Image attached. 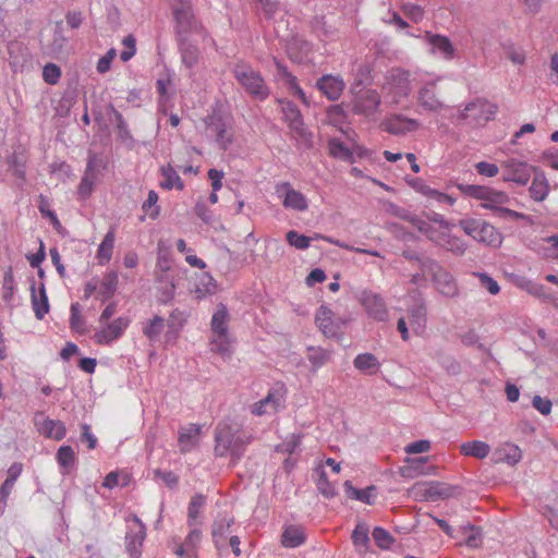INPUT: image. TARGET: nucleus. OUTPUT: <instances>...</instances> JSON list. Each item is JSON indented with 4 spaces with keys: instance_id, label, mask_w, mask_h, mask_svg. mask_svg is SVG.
I'll return each mask as SVG.
<instances>
[{
    "instance_id": "f257e3e1",
    "label": "nucleus",
    "mask_w": 558,
    "mask_h": 558,
    "mask_svg": "<svg viewBox=\"0 0 558 558\" xmlns=\"http://www.w3.org/2000/svg\"><path fill=\"white\" fill-rule=\"evenodd\" d=\"M214 440L215 456L229 457L234 464L243 458L247 446L254 440V436L250 432L242 430L238 424L225 420L216 425Z\"/></svg>"
},
{
    "instance_id": "f03ea898",
    "label": "nucleus",
    "mask_w": 558,
    "mask_h": 558,
    "mask_svg": "<svg viewBox=\"0 0 558 558\" xmlns=\"http://www.w3.org/2000/svg\"><path fill=\"white\" fill-rule=\"evenodd\" d=\"M232 74L250 97L257 101H265L270 96V88L259 71L243 61L234 64Z\"/></svg>"
},
{
    "instance_id": "7ed1b4c3",
    "label": "nucleus",
    "mask_w": 558,
    "mask_h": 558,
    "mask_svg": "<svg viewBox=\"0 0 558 558\" xmlns=\"http://www.w3.org/2000/svg\"><path fill=\"white\" fill-rule=\"evenodd\" d=\"M283 121L290 129L298 148L307 150L313 147V133L305 128L303 116L299 107L290 100H279Z\"/></svg>"
},
{
    "instance_id": "20e7f679",
    "label": "nucleus",
    "mask_w": 558,
    "mask_h": 558,
    "mask_svg": "<svg viewBox=\"0 0 558 558\" xmlns=\"http://www.w3.org/2000/svg\"><path fill=\"white\" fill-rule=\"evenodd\" d=\"M422 271L432 277L436 289L447 298L458 295V284L453 276L447 271L436 259H424Z\"/></svg>"
},
{
    "instance_id": "39448f33",
    "label": "nucleus",
    "mask_w": 558,
    "mask_h": 558,
    "mask_svg": "<svg viewBox=\"0 0 558 558\" xmlns=\"http://www.w3.org/2000/svg\"><path fill=\"white\" fill-rule=\"evenodd\" d=\"M229 312L225 304L220 303L211 317L210 327L214 333L211 351L226 354L230 349L228 335Z\"/></svg>"
},
{
    "instance_id": "423d86ee",
    "label": "nucleus",
    "mask_w": 558,
    "mask_h": 558,
    "mask_svg": "<svg viewBox=\"0 0 558 558\" xmlns=\"http://www.w3.org/2000/svg\"><path fill=\"white\" fill-rule=\"evenodd\" d=\"M458 226L477 242L487 245H497L501 242L500 232L485 220L465 218L459 220Z\"/></svg>"
},
{
    "instance_id": "0eeeda50",
    "label": "nucleus",
    "mask_w": 558,
    "mask_h": 558,
    "mask_svg": "<svg viewBox=\"0 0 558 558\" xmlns=\"http://www.w3.org/2000/svg\"><path fill=\"white\" fill-rule=\"evenodd\" d=\"M175 21L177 39L189 38V34L195 32L198 24L194 17L191 0H171Z\"/></svg>"
},
{
    "instance_id": "6e6552de",
    "label": "nucleus",
    "mask_w": 558,
    "mask_h": 558,
    "mask_svg": "<svg viewBox=\"0 0 558 558\" xmlns=\"http://www.w3.org/2000/svg\"><path fill=\"white\" fill-rule=\"evenodd\" d=\"M498 111L497 105L489 102L486 99L477 98L465 105L460 110L458 118L466 120L471 118L476 124H484L493 120Z\"/></svg>"
},
{
    "instance_id": "1a4fd4ad",
    "label": "nucleus",
    "mask_w": 558,
    "mask_h": 558,
    "mask_svg": "<svg viewBox=\"0 0 558 558\" xmlns=\"http://www.w3.org/2000/svg\"><path fill=\"white\" fill-rule=\"evenodd\" d=\"M384 89L392 96L393 101L399 102L411 92L410 73L399 68L391 69L385 76Z\"/></svg>"
},
{
    "instance_id": "9d476101",
    "label": "nucleus",
    "mask_w": 558,
    "mask_h": 558,
    "mask_svg": "<svg viewBox=\"0 0 558 558\" xmlns=\"http://www.w3.org/2000/svg\"><path fill=\"white\" fill-rule=\"evenodd\" d=\"M454 488L440 482H417L412 487V493L416 498L427 501H437L453 496Z\"/></svg>"
},
{
    "instance_id": "9b49d317",
    "label": "nucleus",
    "mask_w": 558,
    "mask_h": 558,
    "mask_svg": "<svg viewBox=\"0 0 558 558\" xmlns=\"http://www.w3.org/2000/svg\"><path fill=\"white\" fill-rule=\"evenodd\" d=\"M360 302L367 315L377 322H387L389 312L385 300L378 293L371 290H364L361 292Z\"/></svg>"
},
{
    "instance_id": "f8f14e48",
    "label": "nucleus",
    "mask_w": 558,
    "mask_h": 558,
    "mask_svg": "<svg viewBox=\"0 0 558 558\" xmlns=\"http://www.w3.org/2000/svg\"><path fill=\"white\" fill-rule=\"evenodd\" d=\"M277 195L282 198V205L287 209L295 211H306L308 209V199L306 196L292 187L290 182H281L276 185Z\"/></svg>"
},
{
    "instance_id": "ddd939ff",
    "label": "nucleus",
    "mask_w": 558,
    "mask_h": 558,
    "mask_svg": "<svg viewBox=\"0 0 558 558\" xmlns=\"http://www.w3.org/2000/svg\"><path fill=\"white\" fill-rule=\"evenodd\" d=\"M483 202V207L493 210L499 218L517 219L521 216L519 213L504 207L509 202V196L505 192L488 187Z\"/></svg>"
},
{
    "instance_id": "4468645a",
    "label": "nucleus",
    "mask_w": 558,
    "mask_h": 558,
    "mask_svg": "<svg viewBox=\"0 0 558 558\" xmlns=\"http://www.w3.org/2000/svg\"><path fill=\"white\" fill-rule=\"evenodd\" d=\"M286 402V388L283 386L272 388L268 391L267 396L255 402L252 407V413L260 416L278 412L283 408Z\"/></svg>"
},
{
    "instance_id": "2eb2a0df",
    "label": "nucleus",
    "mask_w": 558,
    "mask_h": 558,
    "mask_svg": "<svg viewBox=\"0 0 558 558\" xmlns=\"http://www.w3.org/2000/svg\"><path fill=\"white\" fill-rule=\"evenodd\" d=\"M504 180L513 182L520 186L529 183L531 175L535 173L538 168L531 166L524 161L510 159L504 165Z\"/></svg>"
},
{
    "instance_id": "dca6fc26",
    "label": "nucleus",
    "mask_w": 558,
    "mask_h": 558,
    "mask_svg": "<svg viewBox=\"0 0 558 558\" xmlns=\"http://www.w3.org/2000/svg\"><path fill=\"white\" fill-rule=\"evenodd\" d=\"M134 525L130 526L125 535L126 551L132 558H140L142 555L143 542L146 537V526L137 515L131 517Z\"/></svg>"
},
{
    "instance_id": "f3484780",
    "label": "nucleus",
    "mask_w": 558,
    "mask_h": 558,
    "mask_svg": "<svg viewBox=\"0 0 558 558\" xmlns=\"http://www.w3.org/2000/svg\"><path fill=\"white\" fill-rule=\"evenodd\" d=\"M315 323L318 329L328 338L337 337L344 324L336 319L333 312L326 305H320L315 315Z\"/></svg>"
},
{
    "instance_id": "a211bd4d",
    "label": "nucleus",
    "mask_w": 558,
    "mask_h": 558,
    "mask_svg": "<svg viewBox=\"0 0 558 558\" xmlns=\"http://www.w3.org/2000/svg\"><path fill=\"white\" fill-rule=\"evenodd\" d=\"M34 421L38 433L46 438L61 440L66 435L65 425L61 421L46 417L41 412L35 413Z\"/></svg>"
},
{
    "instance_id": "6ab92c4d",
    "label": "nucleus",
    "mask_w": 558,
    "mask_h": 558,
    "mask_svg": "<svg viewBox=\"0 0 558 558\" xmlns=\"http://www.w3.org/2000/svg\"><path fill=\"white\" fill-rule=\"evenodd\" d=\"M130 324L129 317L121 316L111 323H107L104 328L97 331L94 336L96 343L110 344L119 339Z\"/></svg>"
},
{
    "instance_id": "aec40b11",
    "label": "nucleus",
    "mask_w": 558,
    "mask_h": 558,
    "mask_svg": "<svg viewBox=\"0 0 558 558\" xmlns=\"http://www.w3.org/2000/svg\"><path fill=\"white\" fill-rule=\"evenodd\" d=\"M318 90L329 100H338L342 95L345 83L340 75L325 74L316 82Z\"/></svg>"
},
{
    "instance_id": "412c9836",
    "label": "nucleus",
    "mask_w": 558,
    "mask_h": 558,
    "mask_svg": "<svg viewBox=\"0 0 558 558\" xmlns=\"http://www.w3.org/2000/svg\"><path fill=\"white\" fill-rule=\"evenodd\" d=\"M31 302L35 317L41 320L49 312V301L45 283L40 282L38 288L34 278L31 279Z\"/></svg>"
},
{
    "instance_id": "4be33fe9",
    "label": "nucleus",
    "mask_w": 558,
    "mask_h": 558,
    "mask_svg": "<svg viewBox=\"0 0 558 558\" xmlns=\"http://www.w3.org/2000/svg\"><path fill=\"white\" fill-rule=\"evenodd\" d=\"M380 105V97L376 90L368 89L359 95L353 102V111L357 114L372 116Z\"/></svg>"
},
{
    "instance_id": "5701e85b",
    "label": "nucleus",
    "mask_w": 558,
    "mask_h": 558,
    "mask_svg": "<svg viewBox=\"0 0 558 558\" xmlns=\"http://www.w3.org/2000/svg\"><path fill=\"white\" fill-rule=\"evenodd\" d=\"M418 105L427 111L437 112L444 108V104L437 98L436 83L428 82L420 90L417 96Z\"/></svg>"
},
{
    "instance_id": "b1692460",
    "label": "nucleus",
    "mask_w": 558,
    "mask_h": 558,
    "mask_svg": "<svg viewBox=\"0 0 558 558\" xmlns=\"http://www.w3.org/2000/svg\"><path fill=\"white\" fill-rule=\"evenodd\" d=\"M182 64L192 71L199 61L201 52L190 38L177 39Z\"/></svg>"
},
{
    "instance_id": "393cba45",
    "label": "nucleus",
    "mask_w": 558,
    "mask_h": 558,
    "mask_svg": "<svg viewBox=\"0 0 558 558\" xmlns=\"http://www.w3.org/2000/svg\"><path fill=\"white\" fill-rule=\"evenodd\" d=\"M425 36L434 53H439L446 60L454 58V47L447 36L432 34L430 32H427Z\"/></svg>"
},
{
    "instance_id": "a878e982",
    "label": "nucleus",
    "mask_w": 558,
    "mask_h": 558,
    "mask_svg": "<svg viewBox=\"0 0 558 558\" xmlns=\"http://www.w3.org/2000/svg\"><path fill=\"white\" fill-rule=\"evenodd\" d=\"M384 125L385 130L389 134L401 135L416 130L418 128V122L403 116H393L387 119Z\"/></svg>"
},
{
    "instance_id": "bb28decb",
    "label": "nucleus",
    "mask_w": 558,
    "mask_h": 558,
    "mask_svg": "<svg viewBox=\"0 0 558 558\" xmlns=\"http://www.w3.org/2000/svg\"><path fill=\"white\" fill-rule=\"evenodd\" d=\"M201 427L196 424H190L179 430L178 444L180 451L185 453L193 450L198 442Z\"/></svg>"
},
{
    "instance_id": "cd10ccee",
    "label": "nucleus",
    "mask_w": 558,
    "mask_h": 558,
    "mask_svg": "<svg viewBox=\"0 0 558 558\" xmlns=\"http://www.w3.org/2000/svg\"><path fill=\"white\" fill-rule=\"evenodd\" d=\"M345 495L350 499L362 501L366 505H373L377 497V488L371 485L364 489H359L352 485L351 481H345L343 484Z\"/></svg>"
},
{
    "instance_id": "c85d7f7f",
    "label": "nucleus",
    "mask_w": 558,
    "mask_h": 558,
    "mask_svg": "<svg viewBox=\"0 0 558 558\" xmlns=\"http://www.w3.org/2000/svg\"><path fill=\"white\" fill-rule=\"evenodd\" d=\"M233 523L234 518L232 517H222L214 521L211 535L217 548H220L223 545V542L230 534V527Z\"/></svg>"
},
{
    "instance_id": "c756f323",
    "label": "nucleus",
    "mask_w": 558,
    "mask_h": 558,
    "mask_svg": "<svg viewBox=\"0 0 558 558\" xmlns=\"http://www.w3.org/2000/svg\"><path fill=\"white\" fill-rule=\"evenodd\" d=\"M533 175V181L530 186V194L534 201L542 202L548 196L549 183L545 173L539 169L535 170Z\"/></svg>"
},
{
    "instance_id": "7c9ffc66",
    "label": "nucleus",
    "mask_w": 558,
    "mask_h": 558,
    "mask_svg": "<svg viewBox=\"0 0 558 558\" xmlns=\"http://www.w3.org/2000/svg\"><path fill=\"white\" fill-rule=\"evenodd\" d=\"M438 246L446 250L447 252L452 253L456 256L464 255L468 250L466 242L461 238L450 233V230H447L444 233L442 240Z\"/></svg>"
},
{
    "instance_id": "2f4dec72",
    "label": "nucleus",
    "mask_w": 558,
    "mask_h": 558,
    "mask_svg": "<svg viewBox=\"0 0 558 558\" xmlns=\"http://www.w3.org/2000/svg\"><path fill=\"white\" fill-rule=\"evenodd\" d=\"M209 130L215 133L216 142L222 149H227L232 143V135L227 132L226 123L221 118H211L208 123Z\"/></svg>"
},
{
    "instance_id": "473e14b6",
    "label": "nucleus",
    "mask_w": 558,
    "mask_h": 558,
    "mask_svg": "<svg viewBox=\"0 0 558 558\" xmlns=\"http://www.w3.org/2000/svg\"><path fill=\"white\" fill-rule=\"evenodd\" d=\"M460 452L466 457L485 459L490 452V446L482 440L468 441L460 446Z\"/></svg>"
},
{
    "instance_id": "72a5a7b5",
    "label": "nucleus",
    "mask_w": 558,
    "mask_h": 558,
    "mask_svg": "<svg viewBox=\"0 0 558 558\" xmlns=\"http://www.w3.org/2000/svg\"><path fill=\"white\" fill-rule=\"evenodd\" d=\"M56 460L60 468L61 474H69L70 470L74 466L76 461L73 448L68 445L61 446L57 451Z\"/></svg>"
},
{
    "instance_id": "f704fd0d",
    "label": "nucleus",
    "mask_w": 558,
    "mask_h": 558,
    "mask_svg": "<svg viewBox=\"0 0 558 558\" xmlns=\"http://www.w3.org/2000/svg\"><path fill=\"white\" fill-rule=\"evenodd\" d=\"M353 365L360 372L369 375L375 374L380 367L378 359L372 353L357 354L353 360Z\"/></svg>"
},
{
    "instance_id": "c9c22d12",
    "label": "nucleus",
    "mask_w": 558,
    "mask_h": 558,
    "mask_svg": "<svg viewBox=\"0 0 558 558\" xmlns=\"http://www.w3.org/2000/svg\"><path fill=\"white\" fill-rule=\"evenodd\" d=\"M143 335L150 341L156 342L165 329V319L159 315L148 319L142 324Z\"/></svg>"
},
{
    "instance_id": "e433bc0d",
    "label": "nucleus",
    "mask_w": 558,
    "mask_h": 558,
    "mask_svg": "<svg viewBox=\"0 0 558 558\" xmlns=\"http://www.w3.org/2000/svg\"><path fill=\"white\" fill-rule=\"evenodd\" d=\"M305 542V533L301 526L290 525L282 533L281 543L284 547L295 548Z\"/></svg>"
},
{
    "instance_id": "4c0bfd02",
    "label": "nucleus",
    "mask_w": 558,
    "mask_h": 558,
    "mask_svg": "<svg viewBox=\"0 0 558 558\" xmlns=\"http://www.w3.org/2000/svg\"><path fill=\"white\" fill-rule=\"evenodd\" d=\"M409 319L412 328L416 331L423 329L426 324V306L423 301L417 300L408 310Z\"/></svg>"
},
{
    "instance_id": "58836bf2",
    "label": "nucleus",
    "mask_w": 558,
    "mask_h": 558,
    "mask_svg": "<svg viewBox=\"0 0 558 558\" xmlns=\"http://www.w3.org/2000/svg\"><path fill=\"white\" fill-rule=\"evenodd\" d=\"M162 181L160 182V186L166 190H183L184 183L178 174L177 170H174L170 165L163 166L160 169Z\"/></svg>"
},
{
    "instance_id": "ea45409f",
    "label": "nucleus",
    "mask_w": 558,
    "mask_h": 558,
    "mask_svg": "<svg viewBox=\"0 0 558 558\" xmlns=\"http://www.w3.org/2000/svg\"><path fill=\"white\" fill-rule=\"evenodd\" d=\"M216 290L217 283L215 279L208 274H203L195 284L194 293L196 299L201 300L214 294Z\"/></svg>"
},
{
    "instance_id": "a19ab883",
    "label": "nucleus",
    "mask_w": 558,
    "mask_h": 558,
    "mask_svg": "<svg viewBox=\"0 0 558 558\" xmlns=\"http://www.w3.org/2000/svg\"><path fill=\"white\" fill-rule=\"evenodd\" d=\"M202 539V532L201 530L193 527L191 532L185 537L184 542L177 546L174 549V553L179 557H183L185 553L189 551H196V548Z\"/></svg>"
},
{
    "instance_id": "79ce46f5",
    "label": "nucleus",
    "mask_w": 558,
    "mask_h": 558,
    "mask_svg": "<svg viewBox=\"0 0 558 558\" xmlns=\"http://www.w3.org/2000/svg\"><path fill=\"white\" fill-rule=\"evenodd\" d=\"M114 245V232L113 230H110L105 235L104 240L101 241L98 251H97V258L99 265L104 266L109 263L111 259L112 251Z\"/></svg>"
},
{
    "instance_id": "37998d69",
    "label": "nucleus",
    "mask_w": 558,
    "mask_h": 558,
    "mask_svg": "<svg viewBox=\"0 0 558 558\" xmlns=\"http://www.w3.org/2000/svg\"><path fill=\"white\" fill-rule=\"evenodd\" d=\"M352 541L354 546L359 549L360 553H366L369 546V536H368V527L364 523H359L353 533Z\"/></svg>"
},
{
    "instance_id": "c03bdc74",
    "label": "nucleus",
    "mask_w": 558,
    "mask_h": 558,
    "mask_svg": "<svg viewBox=\"0 0 558 558\" xmlns=\"http://www.w3.org/2000/svg\"><path fill=\"white\" fill-rule=\"evenodd\" d=\"M307 351V359L312 364L314 372L324 366L330 360V352L323 348L308 347Z\"/></svg>"
},
{
    "instance_id": "a18cd8bd",
    "label": "nucleus",
    "mask_w": 558,
    "mask_h": 558,
    "mask_svg": "<svg viewBox=\"0 0 558 558\" xmlns=\"http://www.w3.org/2000/svg\"><path fill=\"white\" fill-rule=\"evenodd\" d=\"M328 147H329V153L332 157L343 159V160L352 159V153L344 145V143L341 142L340 140H338V138L329 140Z\"/></svg>"
},
{
    "instance_id": "49530a36",
    "label": "nucleus",
    "mask_w": 558,
    "mask_h": 558,
    "mask_svg": "<svg viewBox=\"0 0 558 558\" xmlns=\"http://www.w3.org/2000/svg\"><path fill=\"white\" fill-rule=\"evenodd\" d=\"M316 486L319 493L326 498H333L337 495V489L335 485L331 482H329V480L327 478V474L324 470L318 471Z\"/></svg>"
},
{
    "instance_id": "de8ad7c7",
    "label": "nucleus",
    "mask_w": 558,
    "mask_h": 558,
    "mask_svg": "<svg viewBox=\"0 0 558 558\" xmlns=\"http://www.w3.org/2000/svg\"><path fill=\"white\" fill-rule=\"evenodd\" d=\"M204 505L205 497L203 495H195L192 497L187 508V523L190 526H194L196 524V519Z\"/></svg>"
},
{
    "instance_id": "09e8293b",
    "label": "nucleus",
    "mask_w": 558,
    "mask_h": 558,
    "mask_svg": "<svg viewBox=\"0 0 558 558\" xmlns=\"http://www.w3.org/2000/svg\"><path fill=\"white\" fill-rule=\"evenodd\" d=\"M373 538L381 549H389L395 542L392 535L384 527L376 526L373 530Z\"/></svg>"
},
{
    "instance_id": "8fccbe9b",
    "label": "nucleus",
    "mask_w": 558,
    "mask_h": 558,
    "mask_svg": "<svg viewBox=\"0 0 558 558\" xmlns=\"http://www.w3.org/2000/svg\"><path fill=\"white\" fill-rule=\"evenodd\" d=\"M286 240L291 246L298 250H306L307 247H310L312 238L306 236L304 234H300L294 230H291L287 232Z\"/></svg>"
},
{
    "instance_id": "3c124183",
    "label": "nucleus",
    "mask_w": 558,
    "mask_h": 558,
    "mask_svg": "<svg viewBox=\"0 0 558 558\" xmlns=\"http://www.w3.org/2000/svg\"><path fill=\"white\" fill-rule=\"evenodd\" d=\"M463 533L466 535L465 544L469 547H478L482 543L481 530L472 524L462 526Z\"/></svg>"
},
{
    "instance_id": "603ef678",
    "label": "nucleus",
    "mask_w": 558,
    "mask_h": 558,
    "mask_svg": "<svg viewBox=\"0 0 558 558\" xmlns=\"http://www.w3.org/2000/svg\"><path fill=\"white\" fill-rule=\"evenodd\" d=\"M122 45L124 49L120 53V58L123 62L131 60L136 53V38L130 34L123 38Z\"/></svg>"
},
{
    "instance_id": "864d4df0",
    "label": "nucleus",
    "mask_w": 558,
    "mask_h": 558,
    "mask_svg": "<svg viewBox=\"0 0 558 558\" xmlns=\"http://www.w3.org/2000/svg\"><path fill=\"white\" fill-rule=\"evenodd\" d=\"M478 278L482 288L486 289L490 294L496 295L500 291L498 282L490 277L487 272H474Z\"/></svg>"
},
{
    "instance_id": "5fc2aeb1",
    "label": "nucleus",
    "mask_w": 558,
    "mask_h": 558,
    "mask_svg": "<svg viewBox=\"0 0 558 558\" xmlns=\"http://www.w3.org/2000/svg\"><path fill=\"white\" fill-rule=\"evenodd\" d=\"M61 77V69L56 63H47L43 69V78L49 85H56Z\"/></svg>"
},
{
    "instance_id": "6e6d98bb",
    "label": "nucleus",
    "mask_w": 558,
    "mask_h": 558,
    "mask_svg": "<svg viewBox=\"0 0 558 558\" xmlns=\"http://www.w3.org/2000/svg\"><path fill=\"white\" fill-rule=\"evenodd\" d=\"M114 121L117 124L118 137L122 142H132L133 137L131 135L129 126L119 111H114Z\"/></svg>"
},
{
    "instance_id": "4d7b16f0",
    "label": "nucleus",
    "mask_w": 558,
    "mask_h": 558,
    "mask_svg": "<svg viewBox=\"0 0 558 558\" xmlns=\"http://www.w3.org/2000/svg\"><path fill=\"white\" fill-rule=\"evenodd\" d=\"M95 180H96V174H90V173H86V172L84 173V175L80 182L78 189H77V193H78L80 197L85 199L90 195Z\"/></svg>"
},
{
    "instance_id": "13d9d810",
    "label": "nucleus",
    "mask_w": 558,
    "mask_h": 558,
    "mask_svg": "<svg viewBox=\"0 0 558 558\" xmlns=\"http://www.w3.org/2000/svg\"><path fill=\"white\" fill-rule=\"evenodd\" d=\"M70 326L73 330L77 332H83L85 330V322L80 313V304L73 303L71 305V317H70Z\"/></svg>"
},
{
    "instance_id": "bf43d9fd",
    "label": "nucleus",
    "mask_w": 558,
    "mask_h": 558,
    "mask_svg": "<svg viewBox=\"0 0 558 558\" xmlns=\"http://www.w3.org/2000/svg\"><path fill=\"white\" fill-rule=\"evenodd\" d=\"M2 290H3V295H2L3 300L8 303L11 302L13 294H14V290H15V281H14V277H13L11 269H9L4 274Z\"/></svg>"
},
{
    "instance_id": "052dcab7",
    "label": "nucleus",
    "mask_w": 558,
    "mask_h": 558,
    "mask_svg": "<svg viewBox=\"0 0 558 558\" xmlns=\"http://www.w3.org/2000/svg\"><path fill=\"white\" fill-rule=\"evenodd\" d=\"M101 286L104 288V294H105V298H111L113 295V293L116 292L117 290V286H118V274L116 271H110L108 272L104 279H102V282H101Z\"/></svg>"
},
{
    "instance_id": "680f3d73",
    "label": "nucleus",
    "mask_w": 558,
    "mask_h": 558,
    "mask_svg": "<svg viewBox=\"0 0 558 558\" xmlns=\"http://www.w3.org/2000/svg\"><path fill=\"white\" fill-rule=\"evenodd\" d=\"M129 484V478L126 475L123 476L122 478V482H121V475L116 472V471H112L110 473H108L102 482V486L108 488V489H112L117 486H121V487H124Z\"/></svg>"
},
{
    "instance_id": "e2e57ef3",
    "label": "nucleus",
    "mask_w": 558,
    "mask_h": 558,
    "mask_svg": "<svg viewBox=\"0 0 558 558\" xmlns=\"http://www.w3.org/2000/svg\"><path fill=\"white\" fill-rule=\"evenodd\" d=\"M158 194L155 191H149L146 201L143 204V210L150 217L156 218L159 214L157 207Z\"/></svg>"
},
{
    "instance_id": "0e129e2a",
    "label": "nucleus",
    "mask_w": 558,
    "mask_h": 558,
    "mask_svg": "<svg viewBox=\"0 0 558 558\" xmlns=\"http://www.w3.org/2000/svg\"><path fill=\"white\" fill-rule=\"evenodd\" d=\"M326 118L328 123L339 126L344 120V111L341 106L332 105L327 109Z\"/></svg>"
},
{
    "instance_id": "69168bd1",
    "label": "nucleus",
    "mask_w": 558,
    "mask_h": 558,
    "mask_svg": "<svg viewBox=\"0 0 558 558\" xmlns=\"http://www.w3.org/2000/svg\"><path fill=\"white\" fill-rule=\"evenodd\" d=\"M117 56L114 48L109 49L97 62L96 70L98 73L104 74L111 68V63Z\"/></svg>"
},
{
    "instance_id": "338daca9",
    "label": "nucleus",
    "mask_w": 558,
    "mask_h": 558,
    "mask_svg": "<svg viewBox=\"0 0 558 558\" xmlns=\"http://www.w3.org/2000/svg\"><path fill=\"white\" fill-rule=\"evenodd\" d=\"M155 477L161 480L169 488H174L179 483V477L172 471L156 469Z\"/></svg>"
},
{
    "instance_id": "774afa93",
    "label": "nucleus",
    "mask_w": 558,
    "mask_h": 558,
    "mask_svg": "<svg viewBox=\"0 0 558 558\" xmlns=\"http://www.w3.org/2000/svg\"><path fill=\"white\" fill-rule=\"evenodd\" d=\"M267 19H272L282 10L279 0H258Z\"/></svg>"
}]
</instances>
